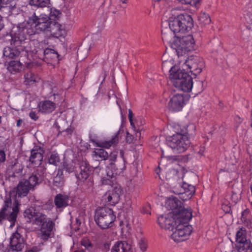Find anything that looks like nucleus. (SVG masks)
<instances>
[{
  "label": "nucleus",
  "instance_id": "obj_2",
  "mask_svg": "<svg viewBox=\"0 0 252 252\" xmlns=\"http://www.w3.org/2000/svg\"><path fill=\"white\" fill-rule=\"evenodd\" d=\"M44 174V169L42 167L38 169L27 180H23L20 182L16 188L10 191L16 192V195L19 197L26 196L30 190L33 189L34 187L38 184L39 178Z\"/></svg>",
  "mask_w": 252,
  "mask_h": 252
},
{
  "label": "nucleus",
  "instance_id": "obj_21",
  "mask_svg": "<svg viewBox=\"0 0 252 252\" xmlns=\"http://www.w3.org/2000/svg\"><path fill=\"white\" fill-rule=\"evenodd\" d=\"M180 212L174 215L178 224H188L189 220L192 218V212L190 209H185L183 206Z\"/></svg>",
  "mask_w": 252,
  "mask_h": 252
},
{
  "label": "nucleus",
  "instance_id": "obj_4",
  "mask_svg": "<svg viewBox=\"0 0 252 252\" xmlns=\"http://www.w3.org/2000/svg\"><path fill=\"white\" fill-rule=\"evenodd\" d=\"M193 26L192 19L188 14H180L177 17H172L169 22V26L175 34L189 31Z\"/></svg>",
  "mask_w": 252,
  "mask_h": 252
},
{
  "label": "nucleus",
  "instance_id": "obj_25",
  "mask_svg": "<svg viewBox=\"0 0 252 252\" xmlns=\"http://www.w3.org/2000/svg\"><path fill=\"white\" fill-rule=\"evenodd\" d=\"M64 27L59 23L51 21L48 32L53 37H58L63 34Z\"/></svg>",
  "mask_w": 252,
  "mask_h": 252
},
{
  "label": "nucleus",
  "instance_id": "obj_43",
  "mask_svg": "<svg viewBox=\"0 0 252 252\" xmlns=\"http://www.w3.org/2000/svg\"><path fill=\"white\" fill-rule=\"evenodd\" d=\"M61 14V12L59 10L51 8L50 17L49 18L52 20V19L54 20L56 18H58Z\"/></svg>",
  "mask_w": 252,
  "mask_h": 252
},
{
  "label": "nucleus",
  "instance_id": "obj_27",
  "mask_svg": "<svg viewBox=\"0 0 252 252\" xmlns=\"http://www.w3.org/2000/svg\"><path fill=\"white\" fill-rule=\"evenodd\" d=\"M39 108L42 113H51L55 109V104L50 100L41 101L39 104Z\"/></svg>",
  "mask_w": 252,
  "mask_h": 252
},
{
  "label": "nucleus",
  "instance_id": "obj_42",
  "mask_svg": "<svg viewBox=\"0 0 252 252\" xmlns=\"http://www.w3.org/2000/svg\"><path fill=\"white\" fill-rule=\"evenodd\" d=\"M10 169L13 171L14 173H19L22 172L23 170V166L19 163H15L14 164L10 166Z\"/></svg>",
  "mask_w": 252,
  "mask_h": 252
},
{
  "label": "nucleus",
  "instance_id": "obj_45",
  "mask_svg": "<svg viewBox=\"0 0 252 252\" xmlns=\"http://www.w3.org/2000/svg\"><path fill=\"white\" fill-rule=\"evenodd\" d=\"M133 116V113H132L131 110L129 109L128 114V119H129V122L130 123V125L134 129L135 127L134 123L133 122V120H132Z\"/></svg>",
  "mask_w": 252,
  "mask_h": 252
},
{
  "label": "nucleus",
  "instance_id": "obj_8",
  "mask_svg": "<svg viewBox=\"0 0 252 252\" xmlns=\"http://www.w3.org/2000/svg\"><path fill=\"white\" fill-rule=\"evenodd\" d=\"M94 219L97 224L102 229L107 228L115 220V216L111 209L101 208L95 212Z\"/></svg>",
  "mask_w": 252,
  "mask_h": 252
},
{
  "label": "nucleus",
  "instance_id": "obj_13",
  "mask_svg": "<svg viewBox=\"0 0 252 252\" xmlns=\"http://www.w3.org/2000/svg\"><path fill=\"white\" fill-rule=\"evenodd\" d=\"M185 64L194 75L200 74L204 66L203 59L197 56H190L185 62Z\"/></svg>",
  "mask_w": 252,
  "mask_h": 252
},
{
  "label": "nucleus",
  "instance_id": "obj_3",
  "mask_svg": "<svg viewBox=\"0 0 252 252\" xmlns=\"http://www.w3.org/2000/svg\"><path fill=\"white\" fill-rule=\"evenodd\" d=\"M26 28H21L18 27L12 29L9 34L6 35V37L10 38V43L16 47H19L21 50H27V45L29 43V38Z\"/></svg>",
  "mask_w": 252,
  "mask_h": 252
},
{
  "label": "nucleus",
  "instance_id": "obj_54",
  "mask_svg": "<svg viewBox=\"0 0 252 252\" xmlns=\"http://www.w3.org/2000/svg\"><path fill=\"white\" fill-rule=\"evenodd\" d=\"M25 252H38V249L37 247H33L31 249L26 251Z\"/></svg>",
  "mask_w": 252,
  "mask_h": 252
},
{
  "label": "nucleus",
  "instance_id": "obj_26",
  "mask_svg": "<svg viewBox=\"0 0 252 252\" xmlns=\"http://www.w3.org/2000/svg\"><path fill=\"white\" fill-rule=\"evenodd\" d=\"M68 196L61 193L56 195L54 198V203L57 208H62L68 205Z\"/></svg>",
  "mask_w": 252,
  "mask_h": 252
},
{
  "label": "nucleus",
  "instance_id": "obj_51",
  "mask_svg": "<svg viewBox=\"0 0 252 252\" xmlns=\"http://www.w3.org/2000/svg\"><path fill=\"white\" fill-rule=\"evenodd\" d=\"M247 10L252 16V2L247 5Z\"/></svg>",
  "mask_w": 252,
  "mask_h": 252
},
{
  "label": "nucleus",
  "instance_id": "obj_1",
  "mask_svg": "<svg viewBox=\"0 0 252 252\" xmlns=\"http://www.w3.org/2000/svg\"><path fill=\"white\" fill-rule=\"evenodd\" d=\"M169 78L174 86L184 92H190L193 88L192 78L178 66H172L169 71Z\"/></svg>",
  "mask_w": 252,
  "mask_h": 252
},
{
  "label": "nucleus",
  "instance_id": "obj_17",
  "mask_svg": "<svg viewBox=\"0 0 252 252\" xmlns=\"http://www.w3.org/2000/svg\"><path fill=\"white\" fill-rule=\"evenodd\" d=\"M123 193V189L121 187L116 186L112 190L107 192L102 197L108 204L114 205L118 203L120 200V196Z\"/></svg>",
  "mask_w": 252,
  "mask_h": 252
},
{
  "label": "nucleus",
  "instance_id": "obj_16",
  "mask_svg": "<svg viewBox=\"0 0 252 252\" xmlns=\"http://www.w3.org/2000/svg\"><path fill=\"white\" fill-rule=\"evenodd\" d=\"M93 156L97 160H108L110 166L112 167L114 165V162H115L118 156L117 153L116 152H111L109 155L102 148L95 149L93 152Z\"/></svg>",
  "mask_w": 252,
  "mask_h": 252
},
{
  "label": "nucleus",
  "instance_id": "obj_55",
  "mask_svg": "<svg viewBox=\"0 0 252 252\" xmlns=\"http://www.w3.org/2000/svg\"><path fill=\"white\" fill-rule=\"evenodd\" d=\"M7 0H0V9L7 4Z\"/></svg>",
  "mask_w": 252,
  "mask_h": 252
},
{
  "label": "nucleus",
  "instance_id": "obj_20",
  "mask_svg": "<svg viewBox=\"0 0 252 252\" xmlns=\"http://www.w3.org/2000/svg\"><path fill=\"white\" fill-rule=\"evenodd\" d=\"M124 133V130L121 128L117 132V133L112 137V139L109 141H105L97 142L94 140H91V142L101 148H109L111 146L116 145L119 141L120 137Z\"/></svg>",
  "mask_w": 252,
  "mask_h": 252
},
{
  "label": "nucleus",
  "instance_id": "obj_22",
  "mask_svg": "<svg viewBox=\"0 0 252 252\" xmlns=\"http://www.w3.org/2000/svg\"><path fill=\"white\" fill-rule=\"evenodd\" d=\"M185 104V100L183 95L177 94L174 95L170 99L168 106L174 111L182 110Z\"/></svg>",
  "mask_w": 252,
  "mask_h": 252
},
{
  "label": "nucleus",
  "instance_id": "obj_11",
  "mask_svg": "<svg viewBox=\"0 0 252 252\" xmlns=\"http://www.w3.org/2000/svg\"><path fill=\"white\" fill-rule=\"evenodd\" d=\"M191 232V226L188 224H177L174 228L171 237L176 242L183 241L188 239Z\"/></svg>",
  "mask_w": 252,
  "mask_h": 252
},
{
  "label": "nucleus",
  "instance_id": "obj_12",
  "mask_svg": "<svg viewBox=\"0 0 252 252\" xmlns=\"http://www.w3.org/2000/svg\"><path fill=\"white\" fill-rule=\"evenodd\" d=\"M175 189L174 193L180 195V198L183 200L190 199L195 191L194 186L184 181L182 185H177Z\"/></svg>",
  "mask_w": 252,
  "mask_h": 252
},
{
  "label": "nucleus",
  "instance_id": "obj_37",
  "mask_svg": "<svg viewBox=\"0 0 252 252\" xmlns=\"http://www.w3.org/2000/svg\"><path fill=\"white\" fill-rule=\"evenodd\" d=\"M30 4L38 7H46L50 3V0H29Z\"/></svg>",
  "mask_w": 252,
  "mask_h": 252
},
{
  "label": "nucleus",
  "instance_id": "obj_15",
  "mask_svg": "<svg viewBox=\"0 0 252 252\" xmlns=\"http://www.w3.org/2000/svg\"><path fill=\"white\" fill-rule=\"evenodd\" d=\"M158 222L162 228L171 231H173L174 228L178 224L174 215L169 213L165 215L160 216L158 218Z\"/></svg>",
  "mask_w": 252,
  "mask_h": 252
},
{
  "label": "nucleus",
  "instance_id": "obj_33",
  "mask_svg": "<svg viewBox=\"0 0 252 252\" xmlns=\"http://www.w3.org/2000/svg\"><path fill=\"white\" fill-rule=\"evenodd\" d=\"M25 83L27 85H31L37 81L38 77L35 75L31 72H27L25 75Z\"/></svg>",
  "mask_w": 252,
  "mask_h": 252
},
{
  "label": "nucleus",
  "instance_id": "obj_58",
  "mask_svg": "<svg viewBox=\"0 0 252 252\" xmlns=\"http://www.w3.org/2000/svg\"><path fill=\"white\" fill-rule=\"evenodd\" d=\"M237 155H235L234 153L233 155V157H230V159L232 160L233 162L235 161L237 159Z\"/></svg>",
  "mask_w": 252,
  "mask_h": 252
},
{
  "label": "nucleus",
  "instance_id": "obj_38",
  "mask_svg": "<svg viewBox=\"0 0 252 252\" xmlns=\"http://www.w3.org/2000/svg\"><path fill=\"white\" fill-rule=\"evenodd\" d=\"M37 212V211L33 208L27 209L24 211V216L25 217L28 218L29 219V220H28V221L33 222L34 216H35Z\"/></svg>",
  "mask_w": 252,
  "mask_h": 252
},
{
  "label": "nucleus",
  "instance_id": "obj_48",
  "mask_svg": "<svg viewBox=\"0 0 252 252\" xmlns=\"http://www.w3.org/2000/svg\"><path fill=\"white\" fill-rule=\"evenodd\" d=\"M133 136L132 135L130 134L128 131L126 132V140L127 143H131L133 140Z\"/></svg>",
  "mask_w": 252,
  "mask_h": 252
},
{
  "label": "nucleus",
  "instance_id": "obj_23",
  "mask_svg": "<svg viewBox=\"0 0 252 252\" xmlns=\"http://www.w3.org/2000/svg\"><path fill=\"white\" fill-rule=\"evenodd\" d=\"M166 205L168 209L171 210L169 213L173 215L178 214L183 207L181 202L175 197H170L166 202Z\"/></svg>",
  "mask_w": 252,
  "mask_h": 252
},
{
  "label": "nucleus",
  "instance_id": "obj_46",
  "mask_svg": "<svg viewBox=\"0 0 252 252\" xmlns=\"http://www.w3.org/2000/svg\"><path fill=\"white\" fill-rule=\"evenodd\" d=\"M139 248L142 252H145L147 250V245L146 242L141 240L139 243Z\"/></svg>",
  "mask_w": 252,
  "mask_h": 252
},
{
  "label": "nucleus",
  "instance_id": "obj_52",
  "mask_svg": "<svg viewBox=\"0 0 252 252\" xmlns=\"http://www.w3.org/2000/svg\"><path fill=\"white\" fill-rule=\"evenodd\" d=\"M4 24L3 17L0 15V31L4 28Z\"/></svg>",
  "mask_w": 252,
  "mask_h": 252
},
{
  "label": "nucleus",
  "instance_id": "obj_63",
  "mask_svg": "<svg viewBox=\"0 0 252 252\" xmlns=\"http://www.w3.org/2000/svg\"><path fill=\"white\" fill-rule=\"evenodd\" d=\"M65 131L67 132L68 133L70 134L72 132V130L71 128H66L65 130Z\"/></svg>",
  "mask_w": 252,
  "mask_h": 252
},
{
  "label": "nucleus",
  "instance_id": "obj_56",
  "mask_svg": "<svg viewBox=\"0 0 252 252\" xmlns=\"http://www.w3.org/2000/svg\"><path fill=\"white\" fill-rule=\"evenodd\" d=\"M204 18H205V24H208L211 22V19L208 15H204Z\"/></svg>",
  "mask_w": 252,
  "mask_h": 252
},
{
  "label": "nucleus",
  "instance_id": "obj_50",
  "mask_svg": "<svg viewBox=\"0 0 252 252\" xmlns=\"http://www.w3.org/2000/svg\"><path fill=\"white\" fill-rule=\"evenodd\" d=\"M30 117L31 118V119L34 120V121H36L38 119V117L36 116V114L34 112H31L30 113Z\"/></svg>",
  "mask_w": 252,
  "mask_h": 252
},
{
  "label": "nucleus",
  "instance_id": "obj_32",
  "mask_svg": "<svg viewBox=\"0 0 252 252\" xmlns=\"http://www.w3.org/2000/svg\"><path fill=\"white\" fill-rule=\"evenodd\" d=\"M49 219H50L48 218L46 215L37 211L36 214L34 216V219L33 220L32 223L40 226Z\"/></svg>",
  "mask_w": 252,
  "mask_h": 252
},
{
  "label": "nucleus",
  "instance_id": "obj_40",
  "mask_svg": "<svg viewBox=\"0 0 252 252\" xmlns=\"http://www.w3.org/2000/svg\"><path fill=\"white\" fill-rule=\"evenodd\" d=\"M81 244L89 251L92 250L94 248V245L91 243L90 240L86 238L82 240Z\"/></svg>",
  "mask_w": 252,
  "mask_h": 252
},
{
  "label": "nucleus",
  "instance_id": "obj_29",
  "mask_svg": "<svg viewBox=\"0 0 252 252\" xmlns=\"http://www.w3.org/2000/svg\"><path fill=\"white\" fill-rule=\"evenodd\" d=\"M130 246L126 242H118L113 247L111 252H130Z\"/></svg>",
  "mask_w": 252,
  "mask_h": 252
},
{
  "label": "nucleus",
  "instance_id": "obj_60",
  "mask_svg": "<svg viewBox=\"0 0 252 252\" xmlns=\"http://www.w3.org/2000/svg\"><path fill=\"white\" fill-rule=\"evenodd\" d=\"M167 158L169 161H172L176 159V158L174 157H168Z\"/></svg>",
  "mask_w": 252,
  "mask_h": 252
},
{
  "label": "nucleus",
  "instance_id": "obj_31",
  "mask_svg": "<svg viewBox=\"0 0 252 252\" xmlns=\"http://www.w3.org/2000/svg\"><path fill=\"white\" fill-rule=\"evenodd\" d=\"M236 247L239 252H252V244L249 240L238 243Z\"/></svg>",
  "mask_w": 252,
  "mask_h": 252
},
{
  "label": "nucleus",
  "instance_id": "obj_49",
  "mask_svg": "<svg viewBox=\"0 0 252 252\" xmlns=\"http://www.w3.org/2000/svg\"><path fill=\"white\" fill-rule=\"evenodd\" d=\"M5 160V154L3 151L0 150V162H3Z\"/></svg>",
  "mask_w": 252,
  "mask_h": 252
},
{
  "label": "nucleus",
  "instance_id": "obj_41",
  "mask_svg": "<svg viewBox=\"0 0 252 252\" xmlns=\"http://www.w3.org/2000/svg\"><path fill=\"white\" fill-rule=\"evenodd\" d=\"M49 163L53 165H56L60 161V158L58 154H52L49 158Z\"/></svg>",
  "mask_w": 252,
  "mask_h": 252
},
{
  "label": "nucleus",
  "instance_id": "obj_18",
  "mask_svg": "<svg viewBox=\"0 0 252 252\" xmlns=\"http://www.w3.org/2000/svg\"><path fill=\"white\" fill-rule=\"evenodd\" d=\"M24 238L19 233H13L10 237V250L15 252H21L24 247Z\"/></svg>",
  "mask_w": 252,
  "mask_h": 252
},
{
  "label": "nucleus",
  "instance_id": "obj_53",
  "mask_svg": "<svg viewBox=\"0 0 252 252\" xmlns=\"http://www.w3.org/2000/svg\"><path fill=\"white\" fill-rule=\"evenodd\" d=\"M51 89L52 90V92L51 93L53 95H55L57 93V87L55 86H52Z\"/></svg>",
  "mask_w": 252,
  "mask_h": 252
},
{
  "label": "nucleus",
  "instance_id": "obj_10",
  "mask_svg": "<svg viewBox=\"0 0 252 252\" xmlns=\"http://www.w3.org/2000/svg\"><path fill=\"white\" fill-rule=\"evenodd\" d=\"M124 162V159L121 158L120 161H117L116 163L114 162L112 167L109 164V165L107 166L106 174L102 179V183L103 185H111L115 177L120 174L121 170L125 168Z\"/></svg>",
  "mask_w": 252,
  "mask_h": 252
},
{
  "label": "nucleus",
  "instance_id": "obj_62",
  "mask_svg": "<svg viewBox=\"0 0 252 252\" xmlns=\"http://www.w3.org/2000/svg\"><path fill=\"white\" fill-rule=\"evenodd\" d=\"M135 135H136L135 136L136 138L138 137L139 138L141 136V133L139 131H137Z\"/></svg>",
  "mask_w": 252,
  "mask_h": 252
},
{
  "label": "nucleus",
  "instance_id": "obj_14",
  "mask_svg": "<svg viewBox=\"0 0 252 252\" xmlns=\"http://www.w3.org/2000/svg\"><path fill=\"white\" fill-rule=\"evenodd\" d=\"M89 164L86 159H82L78 160V168L75 176L78 180L84 182L87 180L90 175Z\"/></svg>",
  "mask_w": 252,
  "mask_h": 252
},
{
  "label": "nucleus",
  "instance_id": "obj_59",
  "mask_svg": "<svg viewBox=\"0 0 252 252\" xmlns=\"http://www.w3.org/2000/svg\"><path fill=\"white\" fill-rule=\"evenodd\" d=\"M204 151V148L203 147L201 148L200 150L198 152V153L201 156H203V153Z\"/></svg>",
  "mask_w": 252,
  "mask_h": 252
},
{
  "label": "nucleus",
  "instance_id": "obj_9",
  "mask_svg": "<svg viewBox=\"0 0 252 252\" xmlns=\"http://www.w3.org/2000/svg\"><path fill=\"white\" fill-rule=\"evenodd\" d=\"M51 21L48 16L38 17L34 13L29 18L28 23L34 27V33H39L41 32H48Z\"/></svg>",
  "mask_w": 252,
  "mask_h": 252
},
{
  "label": "nucleus",
  "instance_id": "obj_64",
  "mask_svg": "<svg viewBox=\"0 0 252 252\" xmlns=\"http://www.w3.org/2000/svg\"><path fill=\"white\" fill-rule=\"evenodd\" d=\"M247 213H248V212H247V210H245L244 212H243V213L242 214V216H244L245 215V214Z\"/></svg>",
  "mask_w": 252,
  "mask_h": 252
},
{
  "label": "nucleus",
  "instance_id": "obj_30",
  "mask_svg": "<svg viewBox=\"0 0 252 252\" xmlns=\"http://www.w3.org/2000/svg\"><path fill=\"white\" fill-rule=\"evenodd\" d=\"M78 160H75L71 161H64L63 163V169L68 173L75 172L76 174L78 168Z\"/></svg>",
  "mask_w": 252,
  "mask_h": 252
},
{
  "label": "nucleus",
  "instance_id": "obj_61",
  "mask_svg": "<svg viewBox=\"0 0 252 252\" xmlns=\"http://www.w3.org/2000/svg\"><path fill=\"white\" fill-rule=\"evenodd\" d=\"M22 123H23V120L22 119L18 120L17 122V126H21Z\"/></svg>",
  "mask_w": 252,
  "mask_h": 252
},
{
  "label": "nucleus",
  "instance_id": "obj_24",
  "mask_svg": "<svg viewBox=\"0 0 252 252\" xmlns=\"http://www.w3.org/2000/svg\"><path fill=\"white\" fill-rule=\"evenodd\" d=\"M43 151L41 148H36L31 151L30 161L34 166L40 165L43 160Z\"/></svg>",
  "mask_w": 252,
  "mask_h": 252
},
{
  "label": "nucleus",
  "instance_id": "obj_39",
  "mask_svg": "<svg viewBox=\"0 0 252 252\" xmlns=\"http://www.w3.org/2000/svg\"><path fill=\"white\" fill-rule=\"evenodd\" d=\"M246 232L245 230L241 229L239 230L236 234V239L237 243L243 242L247 241L246 238Z\"/></svg>",
  "mask_w": 252,
  "mask_h": 252
},
{
  "label": "nucleus",
  "instance_id": "obj_36",
  "mask_svg": "<svg viewBox=\"0 0 252 252\" xmlns=\"http://www.w3.org/2000/svg\"><path fill=\"white\" fill-rule=\"evenodd\" d=\"M64 182L63 171L59 169L56 176L54 178V183L56 186L62 185Z\"/></svg>",
  "mask_w": 252,
  "mask_h": 252
},
{
  "label": "nucleus",
  "instance_id": "obj_28",
  "mask_svg": "<svg viewBox=\"0 0 252 252\" xmlns=\"http://www.w3.org/2000/svg\"><path fill=\"white\" fill-rule=\"evenodd\" d=\"M21 51L20 48L19 47L11 48L10 47H6L3 49V55L6 58L12 59L18 57Z\"/></svg>",
  "mask_w": 252,
  "mask_h": 252
},
{
  "label": "nucleus",
  "instance_id": "obj_7",
  "mask_svg": "<svg viewBox=\"0 0 252 252\" xmlns=\"http://www.w3.org/2000/svg\"><path fill=\"white\" fill-rule=\"evenodd\" d=\"M176 37L171 47L176 50L178 56H183L193 49L195 42L192 35L188 34L182 37Z\"/></svg>",
  "mask_w": 252,
  "mask_h": 252
},
{
  "label": "nucleus",
  "instance_id": "obj_6",
  "mask_svg": "<svg viewBox=\"0 0 252 252\" xmlns=\"http://www.w3.org/2000/svg\"><path fill=\"white\" fill-rule=\"evenodd\" d=\"M19 204L17 200L14 202V206L11 207V199L10 197H6L4 201L3 207L0 211V222L7 220L11 222L10 226L15 225L19 213Z\"/></svg>",
  "mask_w": 252,
  "mask_h": 252
},
{
  "label": "nucleus",
  "instance_id": "obj_19",
  "mask_svg": "<svg viewBox=\"0 0 252 252\" xmlns=\"http://www.w3.org/2000/svg\"><path fill=\"white\" fill-rule=\"evenodd\" d=\"M54 225L53 221L50 219L40 226L38 237L40 239L46 241L51 237Z\"/></svg>",
  "mask_w": 252,
  "mask_h": 252
},
{
  "label": "nucleus",
  "instance_id": "obj_57",
  "mask_svg": "<svg viewBox=\"0 0 252 252\" xmlns=\"http://www.w3.org/2000/svg\"><path fill=\"white\" fill-rule=\"evenodd\" d=\"M235 122H236V123H238L239 124H240L241 123H242V122L243 121V119L240 117H239L238 116H237L235 117Z\"/></svg>",
  "mask_w": 252,
  "mask_h": 252
},
{
  "label": "nucleus",
  "instance_id": "obj_34",
  "mask_svg": "<svg viewBox=\"0 0 252 252\" xmlns=\"http://www.w3.org/2000/svg\"><path fill=\"white\" fill-rule=\"evenodd\" d=\"M44 55L46 59L52 60H57L59 56L57 52L50 48H46L44 50Z\"/></svg>",
  "mask_w": 252,
  "mask_h": 252
},
{
  "label": "nucleus",
  "instance_id": "obj_5",
  "mask_svg": "<svg viewBox=\"0 0 252 252\" xmlns=\"http://www.w3.org/2000/svg\"><path fill=\"white\" fill-rule=\"evenodd\" d=\"M186 129H182L177 132L169 138L168 145L175 151L178 153L185 152L190 146V141L187 134Z\"/></svg>",
  "mask_w": 252,
  "mask_h": 252
},
{
  "label": "nucleus",
  "instance_id": "obj_35",
  "mask_svg": "<svg viewBox=\"0 0 252 252\" xmlns=\"http://www.w3.org/2000/svg\"><path fill=\"white\" fill-rule=\"evenodd\" d=\"M21 68V63L17 61H11L7 66V69L11 73L17 72Z\"/></svg>",
  "mask_w": 252,
  "mask_h": 252
},
{
  "label": "nucleus",
  "instance_id": "obj_44",
  "mask_svg": "<svg viewBox=\"0 0 252 252\" xmlns=\"http://www.w3.org/2000/svg\"><path fill=\"white\" fill-rule=\"evenodd\" d=\"M194 90L199 93L203 90V82L202 81H198L195 83Z\"/></svg>",
  "mask_w": 252,
  "mask_h": 252
},
{
  "label": "nucleus",
  "instance_id": "obj_47",
  "mask_svg": "<svg viewBox=\"0 0 252 252\" xmlns=\"http://www.w3.org/2000/svg\"><path fill=\"white\" fill-rule=\"evenodd\" d=\"M120 225L122 226V230L125 229L124 225L126 226V229L127 231L130 229V225L127 220H126L125 221H122L120 223Z\"/></svg>",
  "mask_w": 252,
  "mask_h": 252
}]
</instances>
